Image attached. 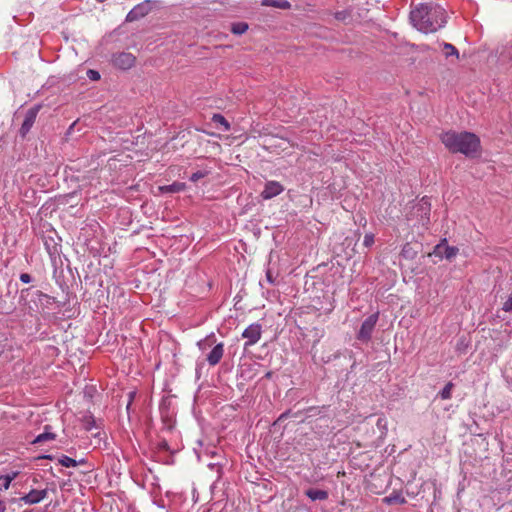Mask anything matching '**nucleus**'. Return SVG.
<instances>
[{
	"label": "nucleus",
	"instance_id": "nucleus-1",
	"mask_svg": "<svg viewBox=\"0 0 512 512\" xmlns=\"http://www.w3.org/2000/svg\"><path fill=\"white\" fill-rule=\"evenodd\" d=\"M446 11L433 3L419 4L410 12L412 25L423 33H434L446 24Z\"/></svg>",
	"mask_w": 512,
	"mask_h": 512
},
{
	"label": "nucleus",
	"instance_id": "nucleus-2",
	"mask_svg": "<svg viewBox=\"0 0 512 512\" xmlns=\"http://www.w3.org/2000/svg\"><path fill=\"white\" fill-rule=\"evenodd\" d=\"M440 139L451 153H462L467 157H472L480 149L479 137L471 132L450 130L442 133Z\"/></svg>",
	"mask_w": 512,
	"mask_h": 512
},
{
	"label": "nucleus",
	"instance_id": "nucleus-3",
	"mask_svg": "<svg viewBox=\"0 0 512 512\" xmlns=\"http://www.w3.org/2000/svg\"><path fill=\"white\" fill-rule=\"evenodd\" d=\"M41 108H42L41 104H36L26 111V113L24 115L23 122L18 131V134L22 139L26 138V136L30 132L31 128L35 124L36 118H37Z\"/></svg>",
	"mask_w": 512,
	"mask_h": 512
},
{
	"label": "nucleus",
	"instance_id": "nucleus-4",
	"mask_svg": "<svg viewBox=\"0 0 512 512\" xmlns=\"http://www.w3.org/2000/svg\"><path fill=\"white\" fill-rule=\"evenodd\" d=\"M431 203L428 197H423L412 210V214L417 217L418 222L426 226L430 223Z\"/></svg>",
	"mask_w": 512,
	"mask_h": 512
},
{
	"label": "nucleus",
	"instance_id": "nucleus-5",
	"mask_svg": "<svg viewBox=\"0 0 512 512\" xmlns=\"http://www.w3.org/2000/svg\"><path fill=\"white\" fill-rule=\"evenodd\" d=\"M379 318L378 313H374L369 315L361 324V327L357 333V339L368 343L371 340L372 333L374 331V328L377 324Z\"/></svg>",
	"mask_w": 512,
	"mask_h": 512
},
{
	"label": "nucleus",
	"instance_id": "nucleus-6",
	"mask_svg": "<svg viewBox=\"0 0 512 512\" xmlns=\"http://www.w3.org/2000/svg\"><path fill=\"white\" fill-rule=\"evenodd\" d=\"M262 335V326L259 323L249 325L242 333V337L246 339L244 348L256 344Z\"/></svg>",
	"mask_w": 512,
	"mask_h": 512
},
{
	"label": "nucleus",
	"instance_id": "nucleus-7",
	"mask_svg": "<svg viewBox=\"0 0 512 512\" xmlns=\"http://www.w3.org/2000/svg\"><path fill=\"white\" fill-rule=\"evenodd\" d=\"M113 65L122 70H128L135 65L136 57L129 52H120L113 55Z\"/></svg>",
	"mask_w": 512,
	"mask_h": 512
},
{
	"label": "nucleus",
	"instance_id": "nucleus-8",
	"mask_svg": "<svg viewBox=\"0 0 512 512\" xmlns=\"http://www.w3.org/2000/svg\"><path fill=\"white\" fill-rule=\"evenodd\" d=\"M458 253V248L454 246H448L447 240L444 238L434 247L433 254L440 258H446L450 260L454 258Z\"/></svg>",
	"mask_w": 512,
	"mask_h": 512
},
{
	"label": "nucleus",
	"instance_id": "nucleus-9",
	"mask_svg": "<svg viewBox=\"0 0 512 512\" xmlns=\"http://www.w3.org/2000/svg\"><path fill=\"white\" fill-rule=\"evenodd\" d=\"M283 191L284 186L280 182L270 180L265 183L264 189L260 195L264 200H269L278 196Z\"/></svg>",
	"mask_w": 512,
	"mask_h": 512
},
{
	"label": "nucleus",
	"instance_id": "nucleus-10",
	"mask_svg": "<svg viewBox=\"0 0 512 512\" xmlns=\"http://www.w3.org/2000/svg\"><path fill=\"white\" fill-rule=\"evenodd\" d=\"M150 11V5H147V3H139L128 12L126 16V22L137 21L145 17Z\"/></svg>",
	"mask_w": 512,
	"mask_h": 512
},
{
	"label": "nucleus",
	"instance_id": "nucleus-11",
	"mask_svg": "<svg viewBox=\"0 0 512 512\" xmlns=\"http://www.w3.org/2000/svg\"><path fill=\"white\" fill-rule=\"evenodd\" d=\"M31 288H23L20 291L19 294V300L18 304L23 311L24 314L33 315L36 311L37 305L35 304V307L31 305V302L29 301L28 297L30 295Z\"/></svg>",
	"mask_w": 512,
	"mask_h": 512
},
{
	"label": "nucleus",
	"instance_id": "nucleus-12",
	"mask_svg": "<svg viewBox=\"0 0 512 512\" xmlns=\"http://www.w3.org/2000/svg\"><path fill=\"white\" fill-rule=\"evenodd\" d=\"M47 496V490H36L32 489L28 494L20 498L25 504H37Z\"/></svg>",
	"mask_w": 512,
	"mask_h": 512
},
{
	"label": "nucleus",
	"instance_id": "nucleus-13",
	"mask_svg": "<svg viewBox=\"0 0 512 512\" xmlns=\"http://www.w3.org/2000/svg\"><path fill=\"white\" fill-rule=\"evenodd\" d=\"M223 354H224V344L218 343L209 352L206 360L208 361L209 365L215 366L221 361Z\"/></svg>",
	"mask_w": 512,
	"mask_h": 512
},
{
	"label": "nucleus",
	"instance_id": "nucleus-14",
	"mask_svg": "<svg viewBox=\"0 0 512 512\" xmlns=\"http://www.w3.org/2000/svg\"><path fill=\"white\" fill-rule=\"evenodd\" d=\"M382 501H383V503H385L387 505H394V504L404 505L407 502L405 497L399 491H393L389 496H386L385 498H383Z\"/></svg>",
	"mask_w": 512,
	"mask_h": 512
},
{
	"label": "nucleus",
	"instance_id": "nucleus-15",
	"mask_svg": "<svg viewBox=\"0 0 512 512\" xmlns=\"http://www.w3.org/2000/svg\"><path fill=\"white\" fill-rule=\"evenodd\" d=\"M261 5L282 10H289L291 8V3L287 0H261Z\"/></svg>",
	"mask_w": 512,
	"mask_h": 512
},
{
	"label": "nucleus",
	"instance_id": "nucleus-16",
	"mask_svg": "<svg viewBox=\"0 0 512 512\" xmlns=\"http://www.w3.org/2000/svg\"><path fill=\"white\" fill-rule=\"evenodd\" d=\"M305 495L308 498H310L312 501H316V500L323 501V500H326L328 498V492L327 491L320 490V489H314V488L307 489L305 491Z\"/></svg>",
	"mask_w": 512,
	"mask_h": 512
},
{
	"label": "nucleus",
	"instance_id": "nucleus-17",
	"mask_svg": "<svg viewBox=\"0 0 512 512\" xmlns=\"http://www.w3.org/2000/svg\"><path fill=\"white\" fill-rule=\"evenodd\" d=\"M212 122L217 126L221 127V130L224 132H228L231 129L230 123L226 120V118L219 113L213 114L211 118Z\"/></svg>",
	"mask_w": 512,
	"mask_h": 512
},
{
	"label": "nucleus",
	"instance_id": "nucleus-18",
	"mask_svg": "<svg viewBox=\"0 0 512 512\" xmlns=\"http://www.w3.org/2000/svg\"><path fill=\"white\" fill-rule=\"evenodd\" d=\"M45 431L39 434L34 440L33 443H42L45 441L54 440L56 438V434L50 431L51 427L46 425L44 427Z\"/></svg>",
	"mask_w": 512,
	"mask_h": 512
},
{
	"label": "nucleus",
	"instance_id": "nucleus-19",
	"mask_svg": "<svg viewBox=\"0 0 512 512\" xmlns=\"http://www.w3.org/2000/svg\"><path fill=\"white\" fill-rule=\"evenodd\" d=\"M81 421L86 431H91L93 428L96 427V420L91 413H86L85 415H83Z\"/></svg>",
	"mask_w": 512,
	"mask_h": 512
},
{
	"label": "nucleus",
	"instance_id": "nucleus-20",
	"mask_svg": "<svg viewBox=\"0 0 512 512\" xmlns=\"http://www.w3.org/2000/svg\"><path fill=\"white\" fill-rule=\"evenodd\" d=\"M249 28V25L246 22H235L231 24V32L235 35L244 34Z\"/></svg>",
	"mask_w": 512,
	"mask_h": 512
},
{
	"label": "nucleus",
	"instance_id": "nucleus-21",
	"mask_svg": "<svg viewBox=\"0 0 512 512\" xmlns=\"http://www.w3.org/2000/svg\"><path fill=\"white\" fill-rule=\"evenodd\" d=\"M185 189V183L182 182H174L170 185L163 187V190L170 193L181 192Z\"/></svg>",
	"mask_w": 512,
	"mask_h": 512
},
{
	"label": "nucleus",
	"instance_id": "nucleus-22",
	"mask_svg": "<svg viewBox=\"0 0 512 512\" xmlns=\"http://www.w3.org/2000/svg\"><path fill=\"white\" fill-rule=\"evenodd\" d=\"M454 387V384L452 382H448L444 388L439 392V396L443 400L450 399L452 397V389Z\"/></svg>",
	"mask_w": 512,
	"mask_h": 512
},
{
	"label": "nucleus",
	"instance_id": "nucleus-23",
	"mask_svg": "<svg viewBox=\"0 0 512 512\" xmlns=\"http://www.w3.org/2000/svg\"><path fill=\"white\" fill-rule=\"evenodd\" d=\"M58 462L60 465H62L64 467H76L77 466V461L71 457L66 456V455H62L58 459Z\"/></svg>",
	"mask_w": 512,
	"mask_h": 512
},
{
	"label": "nucleus",
	"instance_id": "nucleus-24",
	"mask_svg": "<svg viewBox=\"0 0 512 512\" xmlns=\"http://www.w3.org/2000/svg\"><path fill=\"white\" fill-rule=\"evenodd\" d=\"M216 342V337L212 333L208 335L203 341L198 342V346L200 349L204 350L207 346H211Z\"/></svg>",
	"mask_w": 512,
	"mask_h": 512
},
{
	"label": "nucleus",
	"instance_id": "nucleus-25",
	"mask_svg": "<svg viewBox=\"0 0 512 512\" xmlns=\"http://www.w3.org/2000/svg\"><path fill=\"white\" fill-rule=\"evenodd\" d=\"M443 48L446 50V53H445L446 57H449V56H452V55H455L457 58L459 57L458 50L452 44L444 43Z\"/></svg>",
	"mask_w": 512,
	"mask_h": 512
},
{
	"label": "nucleus",
	"instance_id": "nucleus-26",
	"mask_svg": "<svg viewBox=\"0 0 512 512\" xmlns=\"http://www.w3.org/2000/svg\"><path fill=\"white\" fill-rule=\"evenodd\" d=\"M46 249L50 256H55L59 253V245L55 242L53 244H50L48 241H45Z\"/></svg>",
	"mask_w": 512,
	"mask_h": 512
},
{
	"label": "nucleus",
	"instance_id": "nucleus-27",
	"mask_svg": "<svg viewBox=\"0 0 512 512\" xmlns=\"http://www.w3.org/2000/svg\"><path fill=\"white\" fill-rule=\"evenodd\" d=\"M350 16L347 10L337 11L334 13V17L338 21H345Z\"/></svg>",
	"mask_w": 512,
	"mask_h": 512
},
{
	"label": "nucleus",
	"instance_id": "nucleus-28",
	"mask_svg": "<svg viewBox=\"0 0 512 512\" xmlns=\"http://www.w3.org/2000/svg\"><path fill=\"white\" fill-rule=\"evenodd\" d=\"M207 174V171H196L190 176V181L197 182L198 180L204 178Z\"/></svg>",
	"mask_w": 512,
	"mask_h": 512
},
{
	"label": "nucleus",
	"instance_id": "nucleus-29",
	"mask_svg": "<svg viewBox=\"0 0 512 512\" xmlns=\"http://www.w3.org/2000/svg\"><path fill=\"white\" fill-rule=\"evenodd\" d=\"M374 244V234L367 233L364 236L363 245L367 248L371 247Z\"/></svg>",
	"mask_w": 512,
	"mask_h": 512
},
{
	"label": "nucleus",
	"instance_id": "nucleus-30",
	"mask_svg": "<svg viewBox=\"0 0 512 512\" xmlns=\"http://www.w3.org/2000/svg\"><path fill=\"white\" fill-rule=\"evenodd\" d=\"M502 310L505 312H512V290L507 300L503 303Z\"/></svg>",
	"mask_w": 512,
	"mask_h": 512
},
{
	"label": "nucleus",
	"instance_id": "nucleus-31",
	"mask_svg": "<svg viewBox=\"0 0 512 512\" xmlns=\"http://www.w3.org/2000/svg\"><path fill=\"white\" fill-rule=\"evenodd\" d=\"M87 77L92 81H97L100 79V73L96 70L89 69L87 71Z\"/></svg>",
	"mask_w": 512,
	"mask_h": 512
},
{
	"label": "nucleus",
	"instance_id": "nucleus-32",
	"mask_svg": "<svg viewBox=\"0 0 512 512\" xmlns=\"http://www.w3.org/2000/svg\"><path fill=\"white\" fill-rule=\"evenodd\" d=\"M501 56L504 58V59H507V60H511L512 59V48L508 49V43L506 44V46L503 48L502 52H501Z\"/></svg>",
	"mask_w": 512,
	"mask_h": 512
},
{
	"label": "nucleus",
	"instance_id": "nucleus-33",
	"mask_svg": "<svg viewBox=\"0 0 512 512\" xmlns=\"http://www.w3.org/2000/svg\"><path fill=\"white\" fill-rule=\"evenodd\" d=\"M19 279L22 283L29 284L33 281V277L29 273H21Z\"/></svg>",
	"mask_w": 512,
	"mask_h": 512
},
{
	"label": "nucleus",
	"instance_id": "nucleus-34",
	"mask_svg": "<svg viewBox=\"0 0 512 512\" xmlns=\"http://www.w3.org/2000/svg\"><path fill=\"white\" fill-rule=\"evenodd\" d=\"M157 448L161 451H169V444L165 439H161L157 443Z\"/></svg>",
	"mask_w": 512,
	"mask_h": 512
},
{
	"label": "nucleus",
	"instance_id": "nucleus-35",
	"mask_svg": "<svg viewBox=\"0 0 512 512\" xmlns=\"http://www.w3.org/2000/svg\"><path fill=\"white\" fill-rule=\"evenodd\" d=\"M18 471H12L10 474H6V484H11V482L18 476Z\"/></svg>",
	"mask_w": 512,
	"mask_h": 512
},
{
	"label": "nucleus",
	"instance_id": "nucleus-36",
	"mask_svg": "<svg viewBox=\"0 0 512 512\" xmlns=\"http://www.w3.org/2000/svg\"><path fill=\"white\" fill-rule=\"evenodd\" d=\"M266 280L270 284H275V278L273 277L272 271L267 269L266 271Z\"/></svg>",
	"mask_w": 512,
	"mask_h": 512
},
{
	"label": "nucleus",
	"instance_id": "nucleus-37",
	"mask_svg": "<svg viewBox=\"0 0 512 512\" xmlns=\"http://www.w3.org/2000/svg\"><path fill=\"white\" fill-rule=\"evenodd\" d=\"M39 300H42L43 298H49V296L47 294H45L44 292L40 291V290H36L34 293H33Z\"/></svg>",
	"mask_w": 512,
	"mask_h": 512
},
{
	"label": "nucleus",
	"instance_id": "nucleus-38",
	"mask_svg": "<svg viewBox=\"0 0 512 512\" xmlns=\"http://www.w3.org/2000/svg\"><path fill=\"white\" fill-rule=\"evenodd\" d=\"M6 475L0 476V481H2V486L5 490H7L10 487V484H6Z\"/></svg>",
	"mask_w": 512,
	"mask_h": 512
},
{
	"label": "nucleus",
	"instance_id": "nucleus-39",
	"mask_svg": "<svg viewBox=\"0 0 512 512\" xmlns=\"http://www.w3.org/2000/svg\"><path fill=\"white\" fill-rule=\"evenodd\" d=\"M135 394H136L135 392H129V394H128V397H129L128 402H133Z\"/></svg>",
	"mask_w": 512,
	"mask_h": 512
},
{
	"label": "nucleus",
	"instance_id": "nucleus-40",
	"mask_svg": "<svg viewBox=\"0 0 512 512\" xmlns=\"http://www.w3.org/2000/svg\"><path fill=\"white\" fill-rule=\"evenodd\" d=\"M6 510V505L3 501L0 500V512H5Z\"/></svg>",
	"mask_w": 512,
	"mask_h": 512
},
{
	"label": "nucleus",
	"instance_id": "nucleus-41",
	"mask_svg": "<svg viewBox=\"0 0 512 512\" xmlns=\"http://www.w3.org/2000/svg\"><path fill=\"white\" fill-rule=\"evenodd\" d=\"M463 344H464V341H460V342L457 344V350H461V347H463Z\"/></svg>",
	"mask_w": 512,
	"mask_h": 512
},
{
	"label": "nucleus",
	"instance_id": "nucleus-42",
	"mask_svg": "<svg viewBox=\"0 0 512 512\" xmlns=\"http://www.w3.org/2000/svg\"><path fill=\"white\" fill-rule=\"evenodd\" d=\"M131 405H132V402H128V403H127V411H128V412H129V411H130V409H131Z\"/></svg>",
	"mask_w": 512,
	"mask_h": 512
},
{
	"label": "nucleus",
	"instance_id": "nucleus-43",
	"mask_svg": "<svg viewBox=\"0 0 512 512\" xmlns=\"http://www.w3.org/2000/svg\"><path fill=\"white\" fill-rule=\"evenodd\" d=\"M271 375H272V372H270V371H269V372H267V373H266L265 377H266V378H270V377H271Z\"/></svg>",
	"mask_w": 512,
	"mask_h": 512
},
{
	"label": "nucleus",
	"instance_id": "nucleus-44",
	"mask_svg": "<svg viewBox=\"0 0 512 512\" xmlns=\"http://www.w3.org/2000/svg\"><path fill=\"white\" fill-rule=\"evenodd\" d=\"M43 458H45V459H50V460H51V459H52V456H51V455H45V456H43Z\"/></svg>",
	"mask_w": 512,
	"mask_h": 512
},
{
	"label": "nucleus",
	"instance_id": "nucleus-45",
	"mask_svg": "<svg viewBox=\"0 0 512 512\" xmlns=\"http://www.w3.org/2000/svg\"><path fill=\"white\" fill-rule=\"evenodd\" d=\"M512 48V40L508 42V49Z\"/></svg>",
	"mask_w": 512,
	"mask_h": 512
},
{
	"label": "nucleus",
	"instance_id": "nucleus-46",
	"mask_svg": "<svg viewBox=\"0 0 512 512\" xmlns=\"http://www.w3.org/2000/svg\"><path fill=\"white\" fill-rule=\"evenodd\" d=\"M142 3H147V5H149L150 0H144Z\"/></svg>",
	"mask_w": 512,
	"mask_h": 512
}]
</instances>
